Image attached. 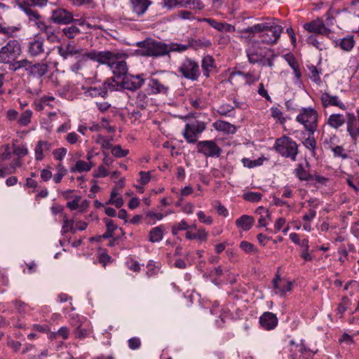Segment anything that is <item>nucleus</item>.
Segmentation results:
<instances>
[{"mask_svg":"<svg viewBox=\"0 0 359 359\" xmlns=\"http://www.w3.org/2000/svg\"><path fill=\"white\" fill-rule=\"evenodd\" d=\"M278 19L272 18L268 22L255 24L252 26L238 29V33L244 38L250 35L260 34L261 41L263 43L273 45L277 43L283 32V27L277 23Z\"/></svg>","mask_w":359,"mask_h":359,"instance_id":"1","label":"nucleus"},{"mask_svg":"<svg viewBox=\"0 0 359 359\" xmlns=\"http://www.w3.org/2000/svg\"><path fill=\"white\" fill-rule=\"evenodd\" d=\"M108 55V53H104L103 51L82 49L80 53L75 56L76 61L70 65L69 69L72 72L77 74L79 71L87 67L89 60L97 62L99 64L104 63L107 61Z\"/></svg>","mask_w":359,"mask_h":359,"instance_id":"2","label":"nucleus"},{"mask_svg":"<svg viewBox=\"0 0 359 359\" xmlns=\"http://www.w3.org/2000/svg\"><path fill=\"white\" fill-rule=\"evenodd\" d=\"M84 96L91 98H106L108 93L118 90V85L114 78L107 79L99 86H82Z\"/></svg>","mask_w":359,"mask_h":359,"instance_id":"3","label":"nucleus"},{"mask_svg":"<svg viewBox=\"0 0 359 359\" xmlns=\"http://www.w3.org/2000/svg\"><path fill=\"white\" fill-rule=\"evenodd\" d=\"M104 53H108V59L107 62L101 63V65H107L113 74L119 78L122 76L123 77L127 75L128 66L124 60L127 57L126 53H114L109 50L103 51Z\"/></svg>","mask_w":359,"mask_h":359,"instance_id":"4","label":"nucleus"},{"mask_svg":"<svg viewBox=\"0 0 359 359\" xmlns=\"http://www.w3.org/2000/svg\"><path fill=\"white\" fill-rule=\"evenodd\" d=\"M318 113L313 107H303L296 117V121L304 126L309 133H314L318 128Z\"/></svg>","mask_w":359,"mask_h":359,"instance_id":"5","label":"nucleus"},{"mask_svg":"<svg viewBox=\"0 0 359 359\" xmlns=\"http://www.w3.org/2000/svg\"><path fill=\"white\" fill-rule=\"evenodd\" d=\"M136 46L142 48L144 56L160 57L168 54L166 43L151 39L138 41Z\"/></svg>","mask_w":359,"mask_h":359,"instance_id":"6","label":"nucleus"},{"mask_svg":"<svg viewBox=\"0 0 359 359\" xmlns=\"http://www.w3.org/2000/svg\"><path fill=\"white\" fill-rule=\"evenodd\" d=\"M274 149L282 156L290 158L292 161H296L298 154V144L287 137L277 139Z\"/></svg>","mask_w":359,"mask_h":359,"instance_id":"7","label":"nucleus"},{"mask_svg":"<svg viewBox=\"0 0 359 359\" xmlns=\"http://www.w3.org/2000/svg\"><path fill=\"white\" fill-rule=\"evenodd\" d=\"M21 54V46L18 40H9L0 49V63L6 64L16 60Z\"/></svg>","mask_w":359,"mask_h":359,"instance_id":"8","label":"nucleus"},{"mask_svg":"<svg viewBox=\"0 0 359 359\" xmlns=\"http://www.w3.org/2000/svg\"><path fill=\"white\" fill-rule=\"evenodd\" d=\"M178 71L187 79L197 81L201 75L198 63L190 59L186 58L178 68Z\"/></svg>","mask_w":359,"mask_h":359,"instance_id":"9","label":"nucleus"},{"mask_svg":"<svg viewBox=\"0 0 359 359\" xmlns=\"http://www.w3.org/2000/svg\"><path fill=\"white\" fill-rule=\"evenodd\" d=\"M145 79L143 74L132 75L127 74L121 82H117L118 90L121 88L135 91L140 88L144 83Z\"/></svg>","mask_w":359,"mask_h":359,"instance_id":"10","label":"nucleus"},{"mask_svg":"<svg viewBox=\"0 0 359 359\" xmlns=\"http://www.w3.org/2000/svg\"><path fill=\"white\" fill-rule=\"evenodd\" d=\"M269 49L262 47L258 42H253L247 48L246 53L248 61L251 64H259L267 55Z\"/></svg>","mask_w":359,"mask_h":359,"instance_id":"11","label":"nucleus"},{"mask_svg":"<svg viewBox=\"0 0 359 359\" xmlns=\"http://www.w3.org/2000/svg\"><path fill=\"white\" fill-rule=\"evenodd\" d=\"M205 129V124L203 122L195 121L187 123L183 133L184 137L189 143L197 142L198 136Z\"/></svg>","mask_w":359,"mask_h":359,"instance_id":"12","label":"nucleus"},{"mask_svg":"<svg viewBox=\"0 0 359 359\" xmlns=\"http://www.w3.org/2000/svg\"><path fill=\"white\" fill-rule=\"evenodd\" d=\"M198 152L203 154L205 157H219L221 154V148L212 140H203L196 144Z\"/></svg>","mask_w":359,"mask_h":359,"instance_id":"13","label":"nucleus"},{"mask_svg":"<svg viewBox=\"0 0 359 359\" xmlns=\"http://www.w3.org/2000/svg\"><path fill=\"white\" fill-rule=\"evenodd\" d=\"M272 284L275 293L280 296H284L287 292L291 291L292 286L291 281L281 278L279 274L275 276Z\"/></svg>","mask_w":359,"mask_h":359,"instance_id":"14","label":"nucleus"},{"mask_svg":"<svg viewBox=\"0 0 359 359\" xmlns=\"http://www.w3.org/2000/svg\"><path fill=\"white\" fill-rule=\"evenodd\" d=\"M50 18L55 23L62 25H67L74 20L72 13L64 8H56L52 11Z\"/></svg>","mask_w":359,"mask_h":359,"instance_id":"15","label":"nucleus"},{"mask_svg":"<svg viewBox=\"0 0 359 359\" xmlns=\"http://www.w3.org/2000/svg\"><path fill=\"white\" fill-rule=\"evenodd\" d=\"M48 71V66L46 63H33L29 60V65L27 69V74L29 76L32 77L41 78L47 74Z\"/></svg>","mask_w":359,"mask_h":359,"instance_id":"16","label":"nucleus"},{"mask_svg":"<svg viewBox=\"0 0 359 359\" xmlns=\"http://www.w3.org/2000/svg\"><path fill=\"white\" fill-rule=\"evenodd\" d=\"M304 28L309 32L318 34H328L330 32V29L325 26L324 22L320 18L305 23Z\"/></svg>","mask_w":359,"mask_h":359,"instance_id":"17","label":"nucleus"},{"mask_svg":"<svg viewBox=\"0 0 359 359\" xmlns=\"http://www.w3.org/2000/svg\"><path fill=\"white\" fill-rule=\"evenodd\" d=\"M346 123L347 132L352 140L356 141L359 138V127L357 126V120L355 114L351 112L346 113Z\"/></svg>","mask_w":359,"mask_h":359,"instance_id":"18","label":"nucleus"},{"mask_svg":"<svg viewBox=\"0 0 359 359\" xmlns=\"http://www.w3.org/2000/svg\"><path fill=\"white\" fill-rule=\"evenodd\" d=\"M320 100L323 107L327 108L331 106L337 107L341 109H346V105L337 95H332L328 93H323L320 95Z\"/></svg>","mask_w":359,"mask_h":359,"instance_id":"19","label":"nucleus"},{"mask_svg":"<svg viewBox=\"0 0 359 359\" xmlns=\"http://www.w3.org/2000/svg\"><path fill=\"white\" fill-rule=\"evenodd\" d=\"M259 324L266 330H273L278 325L276 315L269 311L264 312L259 317Z\"/></svg>","mask_w":359,"mask_h":359,"instance_id":"20","label":"nucleus"},{"mask_svg":"<svg viewBox=\"0 0 359 359\" xmlns=\"http://www.w3.org/2000/svg\"><path fill=\"white\" fill-rule=\"evenodd\" d=\"M148 87L151 94L167 95L170 89L168 84L158 79L151 78L148 83Z\"/></svg>","mask_w":359,"mask_h":359,"instance_id":"21","label":"nucleus"},{"mask_svg":"<svg viewBox=\"0 0 359 359\" xmlns=\"http://www.w3.org/2000/svg\"><path fill=\"white\" fill-rule=\"evenodd\" d=\"M198 21L205 22L212 27L222 32H233L236 30L233 25L226 22H217L212 18H202L199 19Z\"/></svg>","mask_w":359,"mask_h":359,"instance_id":"22","label":"nucleus"},{"mask_svg":"<svg viewBox=\"0 0 359 359\" xmlns=\"http://www.w3.org/2000/svg\"><path fill=\"white\" fill-rule=\"evenodd\" d=\"M53 147V144L48 141H38L35 149V158L36 161H41L44 158V153L50 151Z\"/></svg>","mask_w":359,"mask_h":359,"instance_id":"23","label":"nucleus"},{"mask_svg":"<svg viewBox=\"0 0 359 359\" xmlns=\"http://www.w3.org/2000/svg\"><path fill=\"white\" fill-rule=\"evenodd\" d=\"M255 213L259 216L258 219V226L266 227L271 220V214L269 210L263 206L258 207Z\"/></svg>","mask_w":359,"mask_h":359,"instance_id":"24","label":"nucleus"},{"mask_svg":"<svg viewBox=\"0 0 359 359\" xmlns=\"http://www.w3.org/2000/svg\"><path fill=\"white\" fill-rule=\"evenodd\" d=\"M82 48H77L75 45L68 43L65 47L58 46L57 52L58 54L63 57L67 59L69 56H76L81 51Z\"/></svg>","mask_w":359,"mask_h":359,"instance_id":"25","label":"nucleus"},{"mask_svg":"<svg viewBox=\"0 0 359 359\" xmlns=\"http://www.w3.org/2000/svg\"><path fill=\"white\" fill-rule=\"evenodd\" d=\"M44 51L43 41L41 39H34L28 45V53L31 56L36 57Z\"/></svg>","mask_w":359,"mask_h":359,"instance_id":"26","label":"nucleus"},{"mask_svg":"<svg viewBox=\"0 0 359 359\" xmlns=\"http://www.w3.org/2000/svg\"><path fill=\"white\" fill-rule=\"evenodd\" d=\"M186 41L187 42L189 49L194 48L198 50L210 47L212 45L210 40L205 37L201 39L187 38Z\"/></svg>","mask_w":359,"mask_h":359,"instance_id":"27","label":"nucleus"},{"mask_svg":"<svg viewBox=\"0 0 359 359\" xmlns=\"http://www.w3.org/2000/svg\"><path fill=\"white\" fill-rule=\"evenodd\" d=\"M38 27L45 34L48 41L51 43H56L59 41V38L55 34L53 28L50 26H47L43 22H36Z\"/></svg>","mask_w":359,"mask_h":359,"instance_id":"28","label":"nucleus"},{"mask_svg":"<svg viewBox=\"0 0 359 359\" xmlns=\"http://www.w3.org/2000/svg\"><path fill=\"white\" fill-rule=\"evenodd\" d=\"M132 10L138 16L142 15L151 4L149 0H131Z\"/></svg>","mask_w":359,"mask_h":359,"instance_id":"29","label":"nucleus"},{"mask_svg":"<svg viewBox=\"0 0 359 359\" xmlns=\"http://www.w3.org/2000/svg\"><path fill=\"white\" fill-rule=\"evenodd\" d=\"M235 224L238 229L243 231H248L254 225L255 219L252 216L243 215L236 220Z\"/></svg>","mask_w":359,"mask_h":359,"instance_id":"30","label":"nucleus"},{"mask_svg":"<svg viewBox=\"0 0 359 359\" xmlns=\"http://www.w3.org/2000/svg\"><path fill=\"white\" fill-rule=\"evenodd\" d=\"M212 126L216 130L226 134H234L236 132V128L234 125L224 121L218 120L214 122Z\"/></svg>","mask_w":359,"mask_h":359,"instance_id":"31","label":"nucleus"},{"mask_svg":"<svg viewBox=\"0 0 359 359\" xmlns=\"http://www.w3.org/2000/svg\"><path fill=\"white\" fill-rule=\"evenodd\" d=\"M345 123V116L341 114H332L327 120V124L334 129L339 128Z\"/></svg>","mask_w":359,"mask_h":359,"instance_id":"32","label":"nucleus"},{"mask_svg":"<svg viewBox=\"0 0 359 359\" xmlns=\"http://www.w3.org/2000/svg\"><path fill=\"white\" fill-rule=\"evenodd\" d=\"M164 236V226L159 225L152 228L149 233V241L151 243H158L161 241Z\"/></svg>","mask_w":359,"mask_h":359,"instance_id":"33","label":"nucleus"},{"mask_svg":"<svg viewBox=\"0 0 359 359\" xmlns=\"http://www.w3.org/2000/svg\"><path fill=\"white\" fill-rule=\"evenodd\" d=\"M285 60L287 61V64L290 67L293 69L294 74L297 79H300L302 76V73L299 67L298 62L297 59L292 54H286L284 55Z\"/></svg>","mask_w":359,"mask_h":359,"instance_id":"34","label":"nucleus"},{"mask_svg":"<svg viewBox=\"0 0 359 359\" xmlns=\"http://www.w3.org/2000/svg\"><path fill=\"white\" fill-rule=\"evenodd\" d=\"M93 167L91 162H86L82 160H79L76 162L75 165L70 168L72 172H88Z\"/></svg>","mask_w":359,"mask_h":359,"instance_id":"35","label":"nucleus"},{"mask_svg":"<svg viewBox=\"0 0 359 359\" xmlns=\"http://www.w3.org/2000/svg\"><path fill=\"white\" fill-rule=\"evenodd\" d=\"M182 7L197 12L202 11L205 8V5L201 0H182Z\"/></svg>","mask_w":359,"mask_h":359,"instance_id":"36","label":"nucleus"},{"mask_svg":"<svg viewBox=\"0 0 359 359\" xmlns=\"http://www.w3.org/2000/svg\"><path fill=\"white\" fill-rule=\"evenodd\" d=\"M202 69L203 71V75L205 77H209L210 72L215 67V60L211 55H205L202 60Z\"/></svg>","mask_w":359,"mask_h":359,"instance_id":"37","label":"nucleus"},{"mask_svg":"<svg viewBox=\"0 0 359 359\" xmlns=\"http://www.w3.org/2000/svg\"><path fill=\"white\" fill-rule=\"evenodd\" d=\"M294 172L295 176L302 181H310L313 179V177L304 168L301 163L297 165Z\"/></svg>","mask_w":359,"mask_h":359,"instance_id":"38","label":"nucleus"},{"mask_svg":"<svg viewBox=\"0 0 359 359\" xmlns=\"http://www.w3.org/2000/svg\"><path fill=\"white\" fill-rule=\"evenodd\" d=\"M313 135L314 133H309V136L304 140L303 144L307 149L311 151L312 156H315L316 155L317 142Z\"/></svg>","mask_w":359,"mask_h":359,"instance_id":"39","label":"nucleus"},{"mask_svg":"<svg viewBox=\"0 0 359 359\" xmlns=\"http://www.w3.org/2000/svg\"><path fill=\"white\" fill-rule=\"evenodd\" d=\"M9 65V70L12 72H17L20 69H24L27 72V66L29 65V60L27 59H22L20 60H14L8 63Z\"/></svg>","mask_w":359,"mask_h":359,"instance_id":"40","label":"nucleus"},{"mask_svg":"<svg viewBox=\"0 0 359 359\" xmlns=\"http://www.w3.org/2000/svg\"><path fill=\"white\" fill-rule=\"evenodd\" d=\"M166 48L168 49V54L170 52L182 53L189 49L187 43L184 44L178 43H166Z\"/></svg>","mask_w":359,"mask_h":359,"instance_id":"41","label":"nucleus"},{"mask_svg":"<svg viewBox=\"0 0 359 359\" xmlns=\"http://www.w3.org/2000/svg\"><path fill=\"white\" fill-rule=\"evenodd\" d=\"M351 301L347 297H343L340 303L338 304L337 309V313L341 318L344 313L347 311L348 308L351 306Z\"/></svg>","mask_w":359,"mask_h":359,"instance_id":"42","label":"nucleus"},{"mask_svg":"<svg viewBox=\"0 0 359 359\" xmlns=\"http://www.w3.org/2000/svg\"><path fill=\"white\" fill-rule=\"evenodd\" d=\"M55 100V98L52 95H44L39 99L36 108L37 110H42L46 106L53 107L51 102H54Z\"/></svg>","mask_w":359,"mask_h":359,"instance_id":"43","label":"nucleus"},{"mask_svg":"<svg viewBox=\"0 0 359 359\" xmlns=\"http://www.w3.org/2000/svg\"><path fill=\"white\" fill-rule=\"evenodd\" d=\"M32 116V111L30 109H27L24 111L21 114L18 121V123L20 126H26L31 122V118Z\"/></svg>","mask_w":359,"mask_h":359,"instance_id":"44","label":"nucleus"},{"mask_svg":"<svg viewBox=\"0 0 359 359\" xmlns=\"http://www.w3.org/2000/svg\"><path fill=\"white\" fill-rule=\"evenodd\" d=\"M80 32V29L76 25L66 27L62 29L63 34L69 39H74Z\"/></svg>","mask_w":359,"mask_h":359,"instance_id":"45","label":"nucleus"},{"mask_svg":"<svg viewBox=\"0 0 359 359\" xmlns=\"http://www.w3.org/2000/svg\"><path fill=\"white\" fill-rule=\"evenodd\" d=\"M164 215L161 213H157L149 211L145 215V219L148 224H154L156 221H160L163 218Z\"/></svg>","mask_w":359,"mask_h":359,"instance_id":"46","label":"nucleus"},{"mask_svg":"<svg viewBox=\"0 0 359 359\" xmlns=\"http://www.w3.org/2000/svg\"><path fill=\"white\" fill-rule=\"evenodd\" d=\"M339 46L344 50H351L354 46V41L353 36L343 38L341 39Z\"/></svg>","mask_w":359,"mask_h":359,"instance_id":"47","label":"nucleus"},{"mask_svg":"<svg viewBox=\"0 0 359 359\" xmlns=\"http://www.w3.org/2000/svg\"><path fill=\"white\" fill-rule=\"evenodd\" d=\"M234 110V107L228 103H223L219 106L217 112L222 116H230Z\"/></svg>","mask_w":359,"mask_h":359,"instance_id":"48","label":"nucleus"},{"mask_svg":"<svg viewBox=\"0 0 359 359\" xmlns=\"http://www.w3.org/2000/svg\"><path fill=\"white\" fill-rule=\"evenodd\" d=\"M111 154L116 158H123L126 156L129 151L128 149H123L120 145L112 146L111 147Z\"/></svg>","mask_w":359,"mask_h":359,"instance_id":"49","label":"nucleus"},{"mask_svg":"<svg viewBox=\"0 0 359 359\" xmlns=\"http://www.w3.org/2000/svg\"><path fill=\"white\" fill-rule=\"evenodd\" d=\"M243 198L249 202L255 203L261 201L262 194L259 192L249 191L243 195Z\"/></svg>","mask_w":359,"mask_h":359,"instance_id":"50","label":"nucleus"},{"mask_svg":"<svg viewBox=\"0 0 359 359\" xmlns=\"http://www.w3.org/2000/svg\"><path fill=\"white\" fill-rule=\"evenodd\" d=\"M111 140L107 139L102 135H98L95 139V142L100 144L102 149H109L112 145L111 144Z\"/></svg>","mask_w":359,"mask_h":359,"instance_id":"51","label":"nucleus"},{"mask_svg":"<svg viewBox=\"0 0 359 359\" xmlns=\"http://www.w3.org/2000/svg\"><path fill=\"white\" fill-rule=\"evenodd\" d=\"M236 74L243 76L245 80V83L248 85L253 84L259 79V78L256 77L255 75H254L252 72L244 73L239 71Z\"/></svg>","mask_w":359,"mask_h":359,"instance_id":"52","label":"nucleus"},{"mask_svg":"<svg viewBox=\"0 0 359 359\" xmlns=\"http://www.w3.org/2000/svg\"><path fill=\"white\" fill-rule=\"evenodd\" d=\"M189 229V226L185 220L180 221L178 224L172 226V234L175 236L180 231L187 230Z\"/></svg>","mask_w":359,"mask_h":359,"instance_id":"53","label":"nucleus"},{"mask_svg":"<svg viewBox=\"0 0 359 359\" xmlns=\"http://www.w3.org/2000/svg\"><path fill=\"white\" fill-rule=\"evenodd\" d=\"M57 172L53 177L55 183H60L62 177L67 174V170L62 163H59L57 166Z\"/></svg>","mask_w":359,"mask_h":359,"instance_id":"54","label":"nucleus"},{"mask_svg":"<svg viewBox=\"0 0 359 359\" xmlns=\"http://www.w3.org/2000/svg\"><path fill=\"white\" fill-rule=\"evenodd\" d=\"M148 100H149V98L144 93L140 92L137 94V96L136 98V103L140 107L145 108L148 103Z\"/></svg>","mask_w":359,"mask_h":359,"instance_id":"55","label":"nucleus"},{"mask_svg":"<svg viewBox=\"0 0 359 359\" xmlns=\"http://www.w3.org/2000/svg\"><path fill=\"white\" fill-rule=\"evenodd\" d=\"M74 226V220L68 219L65 218L63 222V225L62 227L61 232L62 234L66 233L69 231H72L74 233V230L73 229Z\"/></svg>","mask_w":359,"mask_h":359,"instance_id":"56","label":"nucleus"},{"mask_svg":"<svg viewBox=\"0 0 359 359\" xmlns=\"http://www.w3.org/2000/svg\"><path fill=\"white\" fill-rule=\"evenodd\" d=\"M240 248L247 253H253L257 252V249L253 244L248 241H241L240 243Z\"/></svg>","mask_w":359,"mask_h":359,"instance_id":"57","label":"nucleus"},{"mask_svg":"<svg viewBox=\"0 0 359 359\" xmlns=\"http://www.w3.org/2000/svg\"><path fill=\"white\" fill-rule=\"evenodd\" d=\"M310 72V79L315 83L320 82V76L319 74V71L316 68V66L311 65L309 67Z\"/></svg>","mask_w":359,"mask_h":359,"instance_id":"58","label":"nucleus"},{"mask_svg":"<svg viewBox=\"0 0 359 359\" xmlns=\"http://www.w3.org/2000/svg\"><path fill=\"white\" fill-rule=\"evenodd\" d=\"M88 334L89 330L85 328H82L81 325H79L74 331L75 337L79 339H83L88 336Z\"/></svg>","mask_w":359,"mask_h":359,"instance_id":"59","label":"nucleus"},{"mask_svg":"<svg viewBox=\"0 0 359 359\" xmlns=\"http://www.w3.org/2000/svg\"><path fill=\"white\" fill-rule=\"evenodd\" d=\"M271 111L273 118L279 121L280 123L285 122V118L283 116V113L279 108L273 107L271 108Z\"/></svg>","mask_w":359,"mask_h":359,"instance_id":"60","label":"nucleus"},{"mask_svg":"<svg viewBox=\"0 0 359 359\" xmlns=\"http://www.w3.org/2000/svg\"><path fill=\"white\" fill-rule=\"evenodd\" d=\"M334 157H341L343 159L348 158V155L344 152V149L341 146H336L332 149Z\"/></svg>","mask_w":359,"mask_h":359,"instance_id":"61","label":"nucleus"},{"mask_svg":"<svg viewBox=\"0 0 359 359\" xmlns=\"http://www.w3.org/2000/svg\"><path fill=\"white\" fill-rule=\"evenodd\" d=\"M128 346L132 350L138 349L141 346V340L139 337H135L128 340Z\"/></svg>","mask_w":359,"mask_h":359,"instance_id":"62","label":"nucleus"},{"mask_svg":"<svg viewBox=\"0 0 359 359\" xmlns=\"http://www.w3.org/2000/svg\"><path fill=\"white\" fill-rule=\"evenodd\" d=\"M67 149H65L64 147H61V148L55 149L53 151V155L55 159L58 160V161H62L64 158V157L65 156V155L67 154Z\"/></svg>","mask_w":359,"mask_h":359,"instance_id":"63","label":"nucleus"},{"mask_svg":"<svg viewBox=\"0 0 359 359\" xmlns=\"http://www.w3.org/2000/svg\"><path fill=\"white\" fill-rule=\"evenodd\" d=\"M13 153L17 156H26L28 154V149L25 146H17L13 144Z\"/></svg>","mask_w":359,"mask_h":359,"instance_id":"64","label":"nucleus"}]
</instances>
